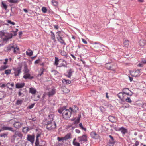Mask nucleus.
<instances>
[{"label": "nucleus", "mask_w": 146, "mask_h": 146, "mask_svg": "<svg viewBox=\"0 0 146 146\" xmlns=\"http://www.w3.org/2000/svg\"><path fill=\"white\" fill-rule=\"evenodd\" d=\"M58 112L60 113H62L63 117L64 119H68L70 117L72 112L76 113V111L74 110L71 107L70 108L69 110L66 109L65 108H62L58 110Z\"/></svg>", "instance_id": "obj_1"}, {"label": "nucleus", "mask_w": 146, "mask_h": 146, "mask_svg": "<svg viewBox=\"0 0 146 146\" xmlns=\"http://www.w3.org/2000/svg\"><path fill=\"white\" fill-rule=\"evenodd\" d=\"M105 67L107 69L111 70L115 72L117 69V65L115 63L112 62H109L106 64Z\"/></svg>", "instance_id": "obj_2"}, {"label": "nucleus", "mask_w": 146, "mask_h": 146, "mask_svg": "<svg viewBox=\"0 0 146 146\" xmlns=\"http://www.w3.org/2000/svg\"><path fill=\"white\" fill-rule=\"evenodd\" d=\"M56 127V123L54 121H48L46 124V128L49 130H54Z\"/></svg>", "instance_id": "obj_3"}, {"label": "nucleus", "mask_w": 146, "mask_h": 146, "mask_svg": "<svg viewBox=\"0 0 146 146\" xmlns=\"http://www.w3.org/2000/svg\"><path fill=\"white\" fill-rule=\"evenodd\" d=\"M14 132V135L12 136V138L13 140L22 139L23 135L21 132L19 131H15Z\"/></svg>", "instance_id": "obj_4"}, {"label": "nucleus", "mask_w": 146, "mask_h": 146, "mask_svg": "<svg viewBox=\"0 0 146 146\" xmlns=\"http://www.w3.org/2000/svg\"><path fill=\"white\" fill-rule=\"evenodd\" d=\"M0 35L2 37V38L4 41H7L12 37V35L11 34L5 33L2 32L0 33Z\"/></svg>", "instance_id": "obj_5"}, {"label": "nucleus", "mask_w": 146, "mask_h": 146, "mask_svg": "<svg viewBox=\"0 0 146 146\" xmlns=\"http://www.w3.org/2000/svg\"><path fill=\"white\" fill-rule=\"evenodd\" d=\"M21 65L19 67H18L17 68H13V70L14 71V73L15 76H19V74L21 72Z\"/></svg>", "instance_id": "obj_6"}, {"label": "nucleus", "mask_w": 146, "mask_h": 146, "mask_svg": "<svg viewBox=\"0 0 146 146\" xmlns=\"http://www.w3.org/2000/svg\"><path fill=\"white\" fill-rule=\"evenodd\" d=\"M140 102L137 103V109L143 110L146 108V104H144L142 102Z\"/></svg>", "instance_id": "obj_7"}, {"label": "nucleus", "mask_w": 146, "mask_h": 146, "mask_svg": "<svg viewBox=\"0 0 146 146\" xmlns=\"http://www.w3.org/2000/svg\"><path fill=\"white\" fill-rule=\"evenodd\" d=\"M5 62H3V64L5 65H3L1 66L0 67V71H2L7 68L8 67V65H6L8 61V59L6 58L5 59Z\"/></svg>", "instance_id": "obj_8"}, {"label": "nucleus", "mask_w": 146, "mask_h": 146, "mask_svg": "<svg viewBox=\"0 0 146 146\" xmlns=\"http://www.w3.org/2000/svg\"><path fill=\"white\" fill-rule=\"evenodd\" d=\"M78 139L81 143H82V142H84L87 141V136L86 135H83L81 137H78Z\"/></svg>", "instance_id": "obj_9"}, {"label": "nucleus", "mask_w": 146, "mask_h": 146, "mask_svg": "<svg viewBox=\"0 0 146 146\" xmlns=\"http://www.w3.org/2000/svg\"><path fill=\"white\" fill-rule=\"evenodd\" d=\"M123 92L124 94L126 95L131 96L132 95V92L128 88H124L123 89Z\"/></svg>", "instance_id": "obj_10"}, {"label": "nucleus", "mask_w": 146, "mask_h": 146, "mask_svg": "<svg viewBox=\"0 0 146 146\" xmlns=\"http://www.w3.org/2000/svg\"><path fill=\"white\" fill-rule=\"evenodd\" d=\"M22 125V124L18 121H15L13 124V127L17 129L20 128Z\"/></svg>", "instance_id": "obj_11"}, {"label": "nucleus", "mask_w": 146, "mask_h": 146, "mask_svg": "<svg viewBox=\"0 0 146 146\" xmlns=\"http://www.w3.org/2000/svg\"><path fill=\"white\" fill-rule=\"evenodd\" d=\"M118 97L123 101H124L126 97V94H124L123 92L119 93L117 94Z\"/></svg>", "instance_id": "obj_12"}, {"label": "nucleus", "mask_w": 146, "mask_h": 146, "mask_svg": "<svg viewBox=\"0 0 146 146\" xmlns=\"http://www.w3.org/2000/svg\"><path fill=\"white\" fill-rule=\"evenodd\" d=\"M2 131L4 130H9L12 132H14L15 130L13 129V128L7 126H3L1 128Z\"/></svg>", "instance_id": "obj_13"}, {"label": "nucleus", "mask_w": 146, "mask_h": 146, "mask_svg": "<svg viewBox=\"0 0 146 146\" xmlns=\"http://www.w3.org/2000/svg\"><path fill=\"white\" fill-rule=\"evenodd\" d=\"M90 135L92 138L95 139H98L99 137V135L95 131L91 132L90 133Z\"/></svg>", "instance_id": "obj_14"}, {"label": "nucleus", "mask_w": 146, "mask_h": 146, "mask_svg": "<svg viewBox=\"0 0 146 146\" xmlns=\"http://www.w3.org/2000/svg\"><path fill=\"white\" fill-rule=\"evenodd\" d=\"M23 78L25 79H31L34 78L33 76H31V74L28 73H24Z\"/></svg>", "instance_id": "obj_15"}, {"label": "nucleus", "mask_w": 146, "mask_h": 146, "mask_svg": "<svg viewBox=\"0 0 146 146\" xmlns=\"http://www.w3.org/2000/svg\"><path fill=\"white\" fill-rule=\"evenodd\" d=\"M27 139L28 141H30L31 143H33L34 141V136L28 135Z\"/></svg>", "instance_id": "obj_16"}, {"label": "nucleus", "mask_w": 146, "mask_h": 146, "mask_svg": "<svg viewBox=\"0 0 146 146\" xmlns=\"http://www.w3.org/2000/svg\"><path fill=\"white\" fill-rule=\"evenodd\" d=\"M40 97V95H37L35 94L33 95L32 97V98L33 100L35 101H37L39 100Z\"/></svg>", "instance_id": "obj_17"}, {"label": "nucleus", "mask_w": 146, "mask_h": 146, "mask_svg": "<svg viewBox=\"0 0 146 146\" xmlns=\"http://www.w3.org/2000/svg\"><path fill=\"white\" fill-rule=\"evenodd\" d=\"M29 92L33 95L35 94L36 92V90L35 88L31 87L29 88Z\"/></svg>", "instance_id": "obj_18"}, {"label": "nucleus", "mask_w": 146, "mask_h": 146, "mask_svg": "<svg viewBox=\"0 0 146 146\" xmlns=\"http://www.w3.org/2000/svg\"><path fill=\"white\" fill-rule=\"evenodd\" d=\"M25 85L24 83H18L16 84V87L17 88H19L23 87Z\"/></svg>", "instance_id": "obj_19"}, {"label": "nucleus", "mask_w": 146, "mask_h": 146, "mask_svg": "<svg viewBox=\"0 0 146 146\" xmlns=\"http://www.w3.org/2000/svg\"><path fill=\"white\" fill-rule=\"evenodd\" d=\"M57 39L58 41L61 43L62 44L64 45H66V43L65 42L64 40H63V38L62 37H57Z\"/></svg>", "instance_id": "obj_20"}, {"label": "nucleus", "mask_w": 146, "mask_h": 146, "mask_svg": "<svg viewBox=\"0 0 146 146\" xmlns=\"http://www.w3.org/2000/svg\"><path fill=\"white\" fill-rule=\"evenodd\" d=\"M74 72L73 70L72 69L69 70L67 71V74L66 76L68 78H70L72 76V73Z\"/></svg>", "instance_id": "obj_21"}, {"label": "nucleus", "mask_w": 146, "mask_h": 146, "mask_svg": "<svg viewBox=\"0 0 146 146\" xmlns=\"http://www.w3.org/2000/svg\"><path fill=\"white\" fill-rule=\"evenodd\" d=\"M14 46L13 44H10L7 48V50L8 51H9L11 50H13Z\"/></svg>", "instance_id": "obj_22"}, {"label": "nucleus", "mask_w": 146, "mask_h": 146, "mask_svg": "<svg viewBox=\"0 0 146 146\" xmlns=\"http://www.w3.org/2000/svg\"><path fill=\"white\" fill-rule=\"evenodd\" d=\"M56 92V90L54 89H52L48 92V95L49 97H50L54 95Z\"/></svg>", "instance_id": "obj_23"}, {"label": "nucleus", "mask_w": 146, "mask_h": 146, "mask_svg": "<svg viewBox=\"0 0 146 146\" xmlns=\"http://www.w3.org/2000/svg\"><path fill=\"white\" fill-rule=\"evenodd\" d=\"M119 130L123 134H125L127 132V129L125 128H123V127H121L119 129Z\"/></svg>", "instance_id": "obj_24"}, {"label": "nucleus", "mask_w": 146, "mask_h": 146, "mask_svg": "<svg viewBox=\"0 0 146 146\" xmlns=\"http://www.w3.org/2000/svg\"><path fill=\"white\" fill-rule=\"evenodd\" d=\"M108 119L111 122H115L116 121V119L115 117L112 116H109Z\"/></svg>", "instance_id": "obj_25"}, {"label": "nucleus", "mask_w": 146, "mask_h": 146, "mask_svg": "<svg viewBox=\"0 0 146 146\" xmlns=\"http://www.w3.org/2000/svg\"><path fill=\"white\" fill-rule=\"evenodd\" d=\"M24 73H28L29 72V69L28 68L27 65L25 64L24 65L23 70Z\"/></svg>", "instance_id": "obj_26"}, {"label": "nucleus", "mask_w": 146, "mask_h": 146, "mask_svg": "<svg viewBox=\"0 0 146 146\" xmlns=\"http://www.w3.org/2000/svg\"><path fill=\"white\" fill-rule=\"evenodd\" d=\"M146 43V41L143 40H140L139 42V44L141 46L145 45Z\"/></svg>", "instance_id": "obj_27"}, {"label": "nucleus", "mask_w": 146, "mask_h": 146, "mask_svg": "<svg viewBox=\"0 0 146 146\" xmlns=\"http://www.w3.org/2000/svg\"><path fill=\"white\" fill-rule=\"evenodd\" d=\"M71 134L70 133H68L64 137V140L66 141L69 139H70L71 138Z\"/></svg>", "instance_id": "obj_28"}, {"label": "nucleus", "mask_w": 146, "mask_h": 146, "mask_svg": "<svg viewBox=\"0 0 146 146\" xmlns=\"http://www.w3.org/2000/svg\"><path fill=\"white\" fill-rule=\"evenodd\" d=\"M124 46L125 47L127 48L129 45V42L127 40H125L123 42Z\"/></svg>", "instance_id": "obj_29"}, {"label": "nucleus", "mask_w": 146, "mask_h": 146, "mask_svg": "<svg viewBox=\"0 0 146 146\" xmlns=\"http://www.w3.org/2000/svg\"><path fill=\"white\" fill-rule=\"evenodd\" d=\"M48 120H50L49 121H53L54 118V115L53 114H49L48 116Z\"/></svg>", "instance_id": "obj_30"}, {"label": "nucleus", "mask_w": 146, "mask_h": 146, "mask_svg": "<svg viewBox=\"0 0 146 146\" xmlns=\"http://www.w3.org/2000/svg\"><path fill=\"white\" fill-rule=\"evenodd\" d=\"M66 62L65 61L63 60L62 63L60 64V66H59L60 67H66Z\"/></svg>", "instance_id": "obj_31"}, {"label": "nucleus", "mask_w": 146, "mask_h": 146, "mask_svg": "<svg viewBox=\"0 0 146 146\" xmlns=\"http://www.w3.org/2000/svg\"><path fill=\"white\" fill-rule=\"evenodd\" d=\"M26 53L27 55L29 56H31L33 54V52L32 50H30L29 49H28V51H27L26 52Z\"/></svg>", "instance_id": "obj_32"}, {"label": "nucleus", "mask_w": 146, "mask_h": 146, "mask_svg": "<svg viewBox=\"0 0 146 146\" xmlns=\"http://www.w3.org/2000/svg\"><path fill=\"white\" fill-rule=\"evenodd\" d=\"M76 138H75L73 140V145L75 146H80V143L76 141Z\"/></svg>", "instance_id": "obj_33"}, {"label": "nucleus", "mask_w": 146, "mask_h": 146, "mask_svg": "<svg viewBox=\"0 0 146 146\" xmlns=\"http://www.w3.org/2000/svg\"><path fill=\"white\" fill-rule=\"evenodd\" d=\"M109 137L111 139L110 140V142L111 144H114L115 143L114 139L113 137L111 135H110Z\"/></svg>", "instance_id": "obj_34"}, {"label": "nucleus", "mask_w": 146, "mask_h": 146, "mask_svg": "<svg viewBox=\"0 0 146 146\" xmlns=\"http://www.w3.org/2000/svg\"><path fill=\"white\" fill-rule=\"evenodd\" d=\"M23 100H18L16 103L17 105H21L23 102Z\"/></svg>", "instance_id": "obj_35"}, {"label": "nucleus", "mask_w": 146, "mask_h": 146, "mask_svg": "<svg viewBox=\"0 0 146 146\" xmlns=\"http://www.w3.org/2000/svg\"><path fill=\"white\" fill-rule=\"evenodd\" d=\"M29 131V128L27 127H24L23 129V132L25 133H26Z\"/></svg>", "instance_id": "obj_36"}, {"label": "nucleus", "mask_w": 146, "mask_h": 146, "mask_svg": "<svg viewBox=\"0 0 146 146\" xmlns=\"http://www.w3.org/2000/svg\"><path fill=\"white\" fill-rule=\"evenodd\" d=\"M62 91L65 93H68L70 92V90L66 87H64L63 88Z\"/></svg>", "instance_id": "obj_37"}, {"label": "nucleus", "mask_w": 146, "mask_h": 146, "mask_svg": "<svg viewBox=\"0 0 146 146\" xmlns=\"http://www.w3.org/2000/svg\"><path fill=\"white\" fill-rule=\"evenodd\" d=\"M9 2L11 3H17L19 2L18 0H8Z\"/></svg>", "instance_id": "obj_38"}, {"label": "nucleus", "mask_w": 146, "mask_h": 146, "mask_svg": "<svg viewBox=\"0 0 146 146\" xmlns=\"http://www.w3.org/2000/svg\"><path fill=\"white\" fill-rule=\"evenodd\" d=\"M13 50L14 53H17L19 51V48L17 47H15L14 46Z\"/></svg>", "instance_id": "obj_39"}, {"label": "nucleus", "mask_w": 146, "mask_h": 146, "mask_svg": "<svg viewBox=\"0 0 146 146\" xmlns=\"http://www.w3.org/2000/svg\"><path fill=\"white\" fill-rule=\"evenodd\" d=\"M125 100L126 102L128 103H130L131 102V100L130 98L127 97L126 96V97L125 98Z\"/></svg>", "instance_id": "obj_40"}, {"label": "nucleus", "mask_w": 146, "mask_h": 146, "mask_svg": "<svg viewBox=\"0 0 146 146\" xmlns=\"http://www.w3.org/2000/svg\"><path fill=\"white\" fill-rule=\"evenodd\" d=\"M51 33H52V35H51V38L54 40V42H55L56 41V40L55 39V36L54 34V33H53L52 32H51Z\"/></svg>", "instance_id": "obj_41"}, {"label": "nucleus", "mask_w": 146, "mask_h": 146, "mask_svg": "<svg viewBox=\"0 0 146 146\" xmlns=\"http://www.w3.org/2000/svg\"><path fill=\"white\" fill-rule=\"evenodd\" d=\"M11 69L6 70L5 71V73L7 75L10 74L11 73Z\"/></svg>", "instance_id": "obj_42"}, {"label": "nucleus", "mask_w": 146, "mask_h": 146, "mask_svg": "<svg viewBox=\"0 0 146 146\" xmlns=\"http://www.w3.org/2000/svg\"><path fill=\"white\" fill-rule=\"evenodd\" d=\"M140 86L139 87V89L143 90H144V87L143 86V83H140Z\"/></svg>", "instance_id": "obj_43"}, {"label": "nucleus", "mask_w": 146, "mask_h": 146, "mask_svg": "<svg viewBox=\"0 0 146 146\" xmlns=\"http://www.w3.org/2000/svg\"><path fill=\"white\" fill-rule=\"evenodd\" d=\"M59 61V60L58 58L57 57H55V61L54 63V64L55 65L57 66L58 65V62Z\"/></svg>", "instance_id": "obj_44"}, {"label": "nucleus", "mask_w": 146, "mask_h": 146, "mask_svg": "<svg viewBox=\"0 0 146 146\" xmlns=\"http://www.w3.org/2000/svg\"><path fill=\"white\" fill-rule=\"evenodd\" d=\"M1 5H2L3 7L5 9V10H6L7 8V6L5 4V3H4L3 1H2L1 2Z\"/></svg>", "instance_id": "obj_45"}, {"label": "nucleus", "mask_w": 146, "mask_h": 146, "mask_svg": "<svg viewBox=\"0 0 146 146\" xmlns=\"http://www.w3.org/2000/svg\"><path fill=\"white\" fill-rule=\"evenodd\" d=\"M7 21L8 23L10 24H11L13 25H15V23L13 22H12L11 20H7Z\"/></svg>", "instance_id": "obj_46"}, {"label": "nucleus", "mask_w": 146, "mask_h": 146, "mask_svg": "<svg viewBox=\"0 0 146 146\" xmlns=\"http://www.w3.org/2000/svg\"><path fill=\"white\" fill-rule=\"evenodd\" d=\"M40 71H41L40 73L38 74V76H41L43 73V72L44 71V69L43 68L41 69L40 70Z\"/></svg>", "instance_id": "obj_47"}, {"label": "nucleus", "mask_w": 146, "mask_h": 146, "mask_svg": "<svg viewBox=\"0 0 146 146\" xmlns=\"http://www.w3.org/2000/svg\"><path fill=\"white\" fill-rule=\"evenodd\" d=\"M52 2L53 5L54 6H56L58 4V2L54 0H52Z\"/></svg>", "instance_id": "obj_48"}, {"label": "nucleus", "mask_w": 146, "mask_h": 146, "mask_svg": "<svg viewBox=\"0 0 146 146\" xmlns=\"http://www.w3.org/2000/svg\"><path fill=\"white\" fill-rule=\"evenodd\" d=\"M42 10L44 13H46L47 12V9L45 7H43L42 9Z\"/></svg>", "instance_id": "obj_49"}, {"label": "nucleus", "mask_w": 146, "mask_h": 146, "mask_svg": "<svg viewBox=\"0 0 146 146\" xmlns=\"http://www.w3.org/2000/svg\"><path fill=\"white\" fill-rule=\"evenodd\" d=\"M62 81L63 82H65L66 84H70L71 83V81L69 80H66V79H64Z\"/></svg>", "instance_id": "obj_50"}, {"label": "nucleus", "mask_w": 146, "mask_h": 146, "mask_svg": "<svg viewBox=\"0 0 146 146\" xmlns=\"http://www.w3.org/2000/svg\"><path fill=\"white\" fill-rule=\"evenodd\" d=\"M79 125L80 128H81L82 129L84 130L85 131L86 130V129L83 127L82 126V124L81 123H80Z\"/></svg>", "instance_id": "obj_51"}, {"label": "nucleus", "mask_w": 146, "mask_h": 146, "mask_svg": "<svg viewBox=\"0 0 146 146\" xmlns=\"http://www.w3.org/2000/svg\"><path fill=\"white\" fill-rule=\"evenodd\" d=\"M36 146L39 145V142L38 139H36V142L35 143Z\"/></svg>", "instance_id": "obj_52"}, {"label": "nucleus", "mask_w": 146, "mask_h": 146, "mask_svg": "<svg viewBox=\"0 0 146 146\" xmlns=\"http://www.w3.org/2000/svg\"><path fill=\"white\" fill-rule=\"evenodd\" d=\"M61 34V32L60 31H58L56 33V34L58 36V37H61V36H62V35Z\"/></svg>", "instance_id": "obj_53"}, {"label": "nucleus", "mask_w": 146, "mask_h": 146, "mask_svg": "<svg viewBox=\"0 0 146 146\" xmlns=\"http://www.w3.org/2000/svg\"><path fill=\"white\" fill-rule=\"evenodd\" d=\"M51 72L54 75H56L58 73V72L55 70H52Z\"/></svg>", "instance_id": "obj_54"}, {"label": "nucleus", "mask_w": 146, "mask_h": 146, "mask_svg": "<svg viewBox=\"0 0 146 146\" xmlns=\"http://www.w3.org/2000/svg\"><path fill=\"white\" fill-rule=\"evenodd\" d=\"M135 73L134 72H132L130 74L132 77H135L137 76V74H136V73H135Z\"/></svg>", "instance_id": "obj_55"}, {"label": "nucleus", "mask_w": 146, "mask_h": 146, "mask_svg": "<svg viewBox=\"0 0 146 146\" xmlns=\"http://www.w3.org/2000/svg\"><path fill=\"white\" fill-rule=\"evenodd\" d=\"M21 90H22L21 89V90H20L19 91V92L18 93V95H19V96H21V95H23V93H22V92H21Z\"/></svg>", "instance_id": "obj_56"}, {"label": "nucleus", "mask_w": 146, "mask_h": 146, "mask_svg": "<svg viewBox=\"0 0 146 146\" xmlns=\"http://www.w3.org/2000/svg\"><path fill=\"white\" fill-rule=\"evenodd\" d=\"M82 40L83 42L85 44H87V41L84 39L83 38H82Z\"/></svg>", "instance_id": "obj_57"}, {"label": "nucleus", "mask_w": 146, "mask_h": 146, "mask_svg": "<svg viewBox=\"0 0 146 146\" xmlns=\"http://www.w3.org/2000/svg\"><path fill=\"white\" fill-rule=\"evenodd\" d=\"M41 61V60L40 59H38L36 60L35 62V64H38L39 63V62Z\"/></svg>", "instance_id": "obj_58"}, {"label": "nucleus", "mask_w": 146, "mask_h": 146, "mask_svg": "<svg viewBox=\"0 0 146 146\" xmlns=\"http://www.w3.org/2000/svg\"><path fill=\"white\" fill-rule=\"evenodd\" d=\"M57 138H58V140L59 141H61L62 140H64V137H58Z\"/></svg>", "instance_id": "obj_59"}, {"label": "nucleus", "mask_w": 146, "mask_h": 146, "mask_svg": "<svg viewBox=\"0 0 146 146\" xmlns=\"http://www.w3.org/2000/svg\"><path fill=\"white\" fill-rule=\"evenodd\" d=\"M6 86V85L4 84H2V83H0V87L4 88Z\"/></svg>", "instance_id": "obj_60"}, {"label": "nucleus", "mask_w": 146, "mask_h": 146, "mask_svg": "<svg viewBox=\"0 0 146 146\" xmlns=\"http://www.w3.org/2000/svg\"><path fill=\"white\" fill-rule=\"evenodd\" d=\"M34 105H35V104H32L31 105L29 106V108L31 109L33 108L34 107Z\"/></svg>", "instance_id": "obj_61"}, {"label": "nucleus", "mask_w": 146, "mask_h": 146, "mask_svg": "<svg viewBox=\"0 0 146 146\" xmlns=\"http://www.w3.org/2000/svg\"><path fill=\"white\" fill-rule=\"evenodd\" d=\"M2 93H3V97H2V98H1V99H2L3 98H4V97H5L6 96V94L4 92H2Z\"/></svg>", "instance_id": "obj_62"}, {"label": "nucleus", "mask_w": 146, "mask_h": 146, "mask_svg": "<svg viewBox=\"0 0 146 146\" xmlns=\"http://www.w3.org/2000/svg\"><path fill=\"white\" fill-rule=\"evenodd\" d=\"M80 121V119H78L76 120L75 121V124L78 123Z\"/></svg>", "instance_id": "obj_63"}, {"label": "nucleus", "mask_w": 146, "mask_h": 146, "mask_svg": "<svg viewBox=\"0 0 146 146\" xmlns=\"http://www.w3.org/2000/svg\"><path fill=\"white\" fill-rule=\"evenodd\" d=\"M143 64L141 62L138 64V66L140 67H142L143 66Z\"/></svg>", "instance_id": "obj_64"}]
</instances>
